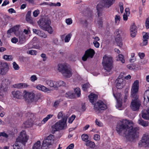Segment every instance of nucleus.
I'll return each instance as SVG.
<instances>
[{
    "mask_svg": "<svg viewBox=\"0 0 149 149\" xmlns=\"http://www.w3.org/2000/svg\"><path fill=\"white\" fill-rule=\"evenodd\" d=\"M134 124L131 120H123L117 125L116 130L120 135L124 134L127 139L133 141L138 136L139 127L133 128Z\"/></svg>",
    "mask_w": 149,
    "mask_h": 149,
    "instance_id": "f257e3e1",
    "label": "nucleus"
},
{
    "mask_svg": "<svg viewBox=\"0 0 149 149\" xmlns=\"http://www.w3.org/2000/svg\"><path fill=\"white\" fill-rule=\"evenodd\" d=\"M38 23L41 29L47 31L50 34L52 33L53 31L50 26V21L47 18H42L40 19Z\"/></svg>",
    "mask_w": 149,
    "mask_h": 149,
    "instance_id": "f03ea898",
    "label": "nucleus"
},
{
    "mask_svg": "<svg viewBox=\"0 0 149 149\" xmlns=\"http://www.w3.org/2000/svg\"><path fill=\"white\" fill-rule=\"evenodd\" d=\"M67 118H63L52 126V132L54 133L55 132L64 130L67 127Z\"/></svg>",
    "mask_w": 149,
    "mask_h": 149,
    "instance_id": "7ed1b4c3",
    "label": "nucleus"
},
{
    "mask_svg": "<svg viewBox=\"0 0 149 149\" xmlns=\"http://www.w3.org/2000/svg\"><path fill=\"white\" fill-rule=\"evenodd\" d=\"M58 66V70L62 74L63 76L66 78H70L71 76V70L66 64H59Z\"/></svg>",
    "mask_w": 149,
    "mask_h": 149,
    "instance_id": "20e7f679",
    "label": "nucleus"
},
{
    "mask_svg": "<svg viewBox=\"0 0 149 149\" xmlns=\"http://www.w3.org/2000/svg\"><path fill=\"white\" fill-rule=\"evenodd\" d=\"M113 62L112 58L111 56L107 55L103 56L102 64L106 72H108L111 71Z\"/></svg>",
    "mask_w": 149,
    "mask_h": 149,
    "instance_id": "39448f33",
    "label": "nucleus"
},
{
    "mask_svg": "<svg viewBox=\"0 0 149 149\" xmlns=\"http://www.w3.org/2000/svg\"><path fill=\"white\" fill-rule=\"evenodd\" d=\"M139 82L138 80L135 81L133 83L131 89V96L132 98H136L139 91Z\"/></svg>",
    "mask_w": 149,
    "mask_h": 149,
    "instance_id": "423d86ee",
    "label": "nucleus"
},
{
    "mask_svg": "<svg viewBox=\"0 0 149 149\" xmlns=\"http://www.w3.org/2000/svg\"><path fill=\"white\" fill-rule=\"evenodd\" d=\"M107 108L106 105L102 101H97L94 105V109L96 113H100V110H104Z\"/></svg>",
    "mask_w": 149,
    "mask_h": 149,
    "instance_id": "0eeeda50",
    "label": "nucleus"
},
{
    "mask_svg": "<svg viewBox=\"0 0 149 149\" xmlns=\"http://www.w3.org/2000/svg\"><path fill=\"white\" fill-rule=\"evenodd\" d=\"M29 136L27 135L26 132L23 130L20 132V135L16 139L17 142L24 144L27 141Z\"/></svg>",
    "mask_w": 149,
    "mask_h": 149,
    "instance_id": "6e6552de",
    "label": "nucleus"
},
{
    "mask_svg": "<svg viewBox=\"0 0 149 149\" xmlns=\"http://www.w3.org/2000/svg\"><path fill=\"white\" fill-rule=\"evenodd\" d=\"M138 96L136 98H134L132 100L131 102L130 108L134 111H136L139 109V107L141 105V102L139 100H138Z\"/></svg>",
    "mask_w": 149,
    "mask_h": 149,
    "instance_id": "1a4fd4ad",
    "label": "nucleus"
},
{
    "mask_svg": "<svg viewBox=\"0 0 149 149\" xmlns=\"http://www.w3.org/2000/svg\"><path fill=\"white\" fill-rule=\"evenodd\" d=\"M53 138V135H50L44 139L43 141L41 149H47L48 146L51 144L52 140Z\"/></svg>",
    "mask_w": 149,
    "mask_h": 149,
    "instance_id": "9d476101",
    "label": "nucleus"
},
{
    "mask_svg": "<svg viewBox=\"0 0 149 149\" xmlns=\"http://www.w3.org/2000/svg\"><path fill=\"white\" fill-rule=\"evenodd\" d=\"M9 70V65L6 62H2L0 64V74L5 75Z\"/></svg>",
    "mask_w": 149,
    "mask_h": 149,
    "instance_id": "9b49d317",
    "label": "nucleus"
},
{
    "mask_svg": "<svg viewBox=\"0 0 149 149\" xmlns=\"http://www.w3.org/2000/svg\"><path fill=\"white\" fill-rule=\"evenodd\" d=\"M95 54L94 51L91 49L87 50L82 57V59L84 61H86L88 58H92Z\"/></svg>",
    "mask_w": 149,
    "mask_h": 149,
    "instance_id": "f8f14e48",
    "label": "nucleus"
},
{
    "mask_svg": "<svg viewBox=\"0 0 149 149\" xmlns=\"http://www.w3.org/2000/svg\"><path fill=\"white\" fill-rule=\"evenodd\" d=\"M10 80L8 78H5L3 79L1 82L0 83V96H2L4 92L3 85H8L10 84Z\"/></svg>",
    "mask_w": 149,
    "mask_h": 149,
    "instance_id": "ddd939ff",
    "label": "nucleus"
},
{
    "mask_svg": "<svg viewBox=\"0 0 149 149\" xmlns=\"http://www.w3.org/2000/svg\"><path fill=\"white\" fill-rule=\"evenodd\" d=\"M23 97L29 102H32L33 100L34 94L32 92H29L25 90L23 92Z\"/></svg>",
    "mask_w": 149,
    "mask_h": 149,
    "instance_id": "4468645a",
    "label": "nucleus"
},
{
    "mask_svg": "<svg viewBox=\"0 0 149 149\" xmlns=\"http://www.w3.org/2000/svg\"><path fill=\"white\" fill-rule=\"evenodd\" d=\"M116 82V87L118 89H122L125 86V81L122 78L117 79Z\"/></svg>",
    "mask_w": 149,
    "mask_h": 149,
    "instance_id": "2eb2a0df",
    "label": "nucleus"
},
{
    "mask_svg": "<svg viewBox=\"0 0 149 149\" xmlns=\"http://www.w3.org/2000/svg\"><path fill=\"white\" fill-rule=\"evenodd\" d=\"M142 141L145 147L149 146V134H144L142 138Z\"/></svg>",
    "mask_w": 149,
    "mask_h": 149,
    "instance_id": "dca6fc26",
    "label": "nucleus"
},
{
    "mask_svg": "<svg viewBox=\"0 0 149 149\" xmlns=\"http://www.w3.org/2000/svg\"><path fill=\"white\" fill-rule=\"evenodd\" d=\"M130 31L131 36L132 38L135 37L137 33V27L134 24H133L131 26Z\"/></svg>",
    "mask_w": 149,
    "mask_h": 149,
    "instance_id": "f3484780",
    "label": "nucleus"
},
{
    "mask_svg": "<svg viewBox=\"0 0 149 149\" xmlns=\"http://www.w3.org/2000/svg\"><path fill=\"white\" fill-rule=\"evenodd\" d=\"M12 95L14 97L18 99H21L22 95V93L20 91H16L12 92Z\"/></svg>",
    "mask_w": 149,
    "mask_h": 149,
    "instance_id": "a211bd4d",
    "label": "nucleus"
},
{
    "mask_svg": "<svg viewBox=\"0 0 149 149\" xmlns=\"http://www.w3.org/2000/svg\"><path fill=\"white\" fill-rule=\"evenodd\" d=\"M36 88L39 90H41L45 92H48L51 91V89H50L47 88L45 86L41 84H39L38 85L36 86Z\"/></svg>",
    "mask_w": 149,
    "mask_h": 149,
    "instance_id": "6ab92c4d",
    "label": "nucleus"
},
{
    "mask_svg": "<svg viewBox=\"0 0 149 149\" xmlns=\"http://www.w3.org/2000/svg\"><path fill=\"white\" fill-rule=\"evenodd\" d=\"M142 117L144 119L149 120V111L147 109L144 110L142 112Z\"/></svg>",
    "mask_w": 149,
    "mask_h": 149,
    "instance_id": "aec40b11",
    "label": "nucleus"
},
{
    "mask_svg": "<svg viewBox=\"0 0 149 149\" xmlns=\"http://www.w3.org/2000/svg\"><path fill=\"white\" fill-rule=\"evenodd\" d=\"M88 97L90 102L92 103H93L96 100L97 96L95 94L91 93L88 96Z\"/></svg>",
    "mask_w": 149,
    "mask_h": 149,
    "instance_id": "412c9836",
    "label": "nucleus"
},
{
    "mask_svg": "<svg viewBox=\"0 0 149 149\" xmlns=\"http://www.w3.org/2000/svg\"><path fill=\"white\" fill-rule=\"evenodd\" d=\"M104 6L109 8L115 2V0H103Z\"/></svg>",
    "mask_w": 149,
    "mask_h": 149,
    "instance_id": "4be33fe9",
    "label": "nucleus"
},
{
    "mask_svg": "<svg viewBox=\"0 0 149 149\" xmlns=\"http://www.w3.org/2000/svg\"><path fill=\"white\" fill-rule=\"evenodd\" d=\"M56 81H54L51 80H47L46 81V84L50 87L56 88Z\"/></svg>",
    "mask_w": 149,
    "mask_h": 149,
    "instance_id": "5701e85b",
    "label": "nucleus"
},
{
    "mask_svg": "<svg viewBox=\"0 0 149 149\" xmlns=\"http://www.w3.org/2000/svg\"><path fill=\"white\" fill-rule=\"evenodd\" d=\"M139 124L144 127H146L148 126L149 122L147 121H144L141 118L139 119L138 121Z\"/></svg>",
    "mask_w": 149,
    "mask_h": 149,
    "instance_id": "b1692460",
    "label": "nucleus"
},
{
    "mask_svg": "<svg viewBox=\"0 0 149 149\" xmlns=\"http://www.w3.org/2000/svg\"><path fill=\"white\" fill-rule=\"evenodd\" d=\"M26 41L25 36L24 34L20 35L19 36V43L20 44L24 43Z\"/></svg>",
    "mask_w": 149,
    "mask_h": 149,
    "instance_id": "393cba45",
    "label": "nucleus"
},
{
    "mask_svg": "<svg viewBox=\"0 0 149 149\" xmlns=\"http://www.w3.org/2000/svg\"><path fill=\"white\" fill-rule=\"evenodd\" d=\"M53 116V114H48L46 117L44 118L41 121V123L42 124H44L50 119Z\"/></svg>",
    "mask_w": 149,
    "mask_h": 149,
    "instance_id": "a878e982",
    "label": "nucleus"
},
{
    "mask_svg": "<svg viewBox=\"0 0 149 149\" xmlns=\"http://www.w3.org/2000/svg\"><path fill=\"white\" fill-rule=\"evenodd\" d=\"M123 32L121 30L119 29H117L115 32V38H120V36L122 34Z\"/></svg>",
    "mask_w": 149,
    "mask_h": 149,
    "instance_id": "bb28decb",
    "label": "nucleus"
},
{
    "mask_svg": "<svg viewBox=\"0 0 149 149\" xmlns=\"http://www.w3.org/2000/svg\"><path fill=\"white\" fill-rule=\"evenodd\" d=\"M56 88L61 86H66V84L65 83L62 81H56Z\"/></svg>",
    "mask_w": 149,
    "mask_h": 149,
    "instance_id": "cd10ccee",
    "label": "nucleus"
},
{
    "mask_svg": "<svg viewBox=\"0 0 149 149\" xmlns=\"http://www.w3.org/2000/svg\"><path fill=\"white\" fill-rule=\"evenodd\" d=\"M144 101L145 100L146 102H149V90H146L144 93Z\"/></svg>",
    "mask_w": 149,
    "mask_h": 149,
    "instance_id": "c85d7f7f",
    "label": "nucleus"
},
{
    "mask_svg": "<svg viewBox=\"0 0 149 149\" xmlns=\"http://www.w3.org/2000/svg\"><path fill=\"white\" fill-rule=\"evenodd\" d=\"M86 145L91 148H94L95 147V143L91 141L88 140L87 141L85 144Z\"/></svg>",
    "mask_w": 149,
    "mask_h": 149,
    "instance_id": "c756f323",
    "label": "nucleus"
},
{
    "mask_svg": "<svg viewBox=\"0 0 149 149\" xmlns=\"http://www.w3.org/2000/svg\"><path fill=\"white\" fill-rule=\"evenodd\" d=\"M102 6H101L100 4H98L97 6V15L98 16H100L101 12L102 11Z\"/></svg>",
    "mask_w": 149,
    "mask_h": 149,
    "instance_id": "7c9ffc66",
    "label": "nucleus"
},
{
    "mask_svg": "<svg viewBox=\"0 0 149 149\" xmlns=\"http://www.w3.org/2000/svg\"><path fill=\"white\" fill-rule=\"evenodd\" d=\"M40 141H38L34 145L32 149H40Z\"/></svg>",
    "mask_w": 149,
    "mask_h": 149,
    "instance_id": "2f4dec72",
    "label": "nucleus"
},
{
    "mask_svg": "<svg viewBox=\"0 0 149 149\" xmlns=\"http://www.w3.org/2000/svg\"><path fill=\"white\" fill-rule=\"evenodd\" d=\"M23 125L24 127L26 128H28L31 127L32 125V122L31 121L27 120L25 122Z\"/></svg>",
    "mask_w": 149,
    "mask_h": 149,
    "instance_id": "473e14b6",
    "label": "nucleus"
},
{
    "mask_svg": "<svg viewBox=\"0 0 149 149\" xmlns=\"http://www.w3.org/2000/svg\"><path fill=\"white\" fill-rule=\"evenodd\" d=\"M19 142H17V140L15 143L13 145V147L14 149H21V144L19 143Z\"/></svg>",
    "mask_w": 149,
    "mask_h": 149,
    "instance_id": "72a5a7b5",
    "label": "nucleus"
},
{
    "mask_svg": "<svg viewBox=\"0 0 149 149\" xmlns=\"http://www.w3.org/2000/svg\"><path fill=\"white\" fill-rule=\"evenodd\" d=\"M115 22L116 25H118L120 20V17L119 15H116L115 17Z\"/></svg>",
    "mask_w": 149,
    "mask_h": 149,
    "instance_id": "f704fd0d",
    "label": "nucleus"
},
{
    "mask_svg": "<svg viewBox=\"0 0 149 149\" xmlns=\"http://www.w3.org/2000/svg\"><path fill=\"white\" fill-rule=\"evenodd\" d=\"M115 40L118 46L120 47H121L122 46V42L121 38H115Z\"/></svg>",
    "mask_w": 149,
    "mask_h": 149,
    "instance_id": "c9c22d12",
    "label": "nucleus"
},
{
    "mask_svg": "<svg viewBox=\"0 0 149 149\" xmlns=\"http://www.w3.org/2000/svg\"><path fill=\"white\" fill-rule=\"evenodd\" d=\"M31 11H29L27 12V14L26 15V19L27 21H30L31 20Z\"/></svg>",
    "mask_w": 149,
    "mask_h": 149,
    "instance_id": "e433bc0d",
    "label": "nucleus"
},
{
    "mask_svg": "<svg viewBox=\"0 0 149 149\" xmlns=\"http://www.w3.org/2000/svg\"><path fill=\"white\" fill-rule=\"evenodd\" d=\"M65 96L67 97H68L70 98H72L74 97V94L72 91H69L67 92L65 94Z\"/></svg>",
    "mask_w": 149,
    "mask_h": 149,
    "instance_id": "4c0bfd02",
    "label": "nucleus"
},
{
    "mask_svg": "<svg viewBox=\"0 0 149 149\" xmlns=\"http://www.w3.org/2000/svg\"><path fill=\"white\" fill-rule=\"evenodd\" d=\"M3 58L5 60L8 61H11L13 59V57L11 55H5L3 56Z\"/></svg>",
    "mask_w": 149,
    "mask_h": 149,
    "instance_id": "58836bf2",
    "label": "nucleus"
},
{
    "mask_svg": "<svg viewBox=\"0 0 149 149\" xmlns=\"http://www.w3.org/2000/svg\"><path fill=\"white\" fill-rule=\"evenodd\" d=\"M81 138L83 141L86 142L88 141V136L86 134H84L81 135Z\"/></svg>",
    "mask_w": 149,
    "mask_h": 149,
    "instance_id": "ea45409f",
    "label": "nucleus"
},
{
    "mask_svg": "<svg viewBox=\"0 0 149 149\" xmlns=\"http://www.w3.org/2000/svg\"><path fill=\"white\" fill-rule=\"evenodd\" d=\"M118 60L120 61L122 63H124L125 62V60L124 58V57L123 55L122 54H119L118 55Z\"/></svg>",
    "mask_w": 149,
    "mask_h": 149,
    "instance_id": "a19ab883",
    "label": "nucleus"
},
{
    "mask_svg": "<svg viewBox=\"0 0 149 149\" xmlns=\"http://www.w3.org/2000/svg\"><path fill=\"white\" fill-rule=\"evenodd\" d=\"M75 93L78 97L80 96L81 95L80 90L79 88H77L74 89Z\"/></svg>",
    "mask_w": 149,
    "mask_h": 149,
    "instance_id": "79ce46f5",
    "label": "nucleus"
},
{
    "mask_svg": "<svg viewBox=\"0 0 149 149\" xmlns=\"http://www.w3.org/2000/svg\"><path fill=\"white\" fill-rule=\"evenodd\" d=\"M143 39L144 40H148L149 38V33H143Z\"/></svg>",
    "mask_w": 149,
    "mask_h": 149,
    "instance_id": "37998d69",
    "label": "nucleus"
},
{
    "mask_svg": "<svg viewBox=\"0 0 149 149\" xmlns=\"http://www.w3.org/2000/svg\"><path fill=\"white\" fill-rule=\"evenodd\" d=\"M72 35L71 34H69L66 35L65 37L64 40L65 42H69L70 39Z\"/></svg>",
    "mask_w": 149,
    "mask_h": 149,
    "instance_id": "c03bdc74",
    "label": "nucleus"
},
{
    "mask_svg": "<svg viewBox=\"0 0 149 149\" xmlns=\"http://www.w3.org/2000/svg\"><path fill=\"white\" fill-rule=\"evenodd\" d=\"M27 53L29 54H31V55H36L37 52L35 50H30L27 51Z\"/></svg>",
    "mask_w": 149,
    "mask_h": 149,
    "instance_id": "a18cd8bd",
    "label": "nucleus"
},
{
    "mask_svg": "<svg viewBox=\"0 0 149 149\" xmlns=\"http://www.w3.org/2000/svg\"><path fill=\"white\" fill-rule=\"evenodd\" d=\"M57 117L59 119L61 118L63 119V118H67V117L65 116V115L64 116L62 112H60L58 113L57 116Z\"/></svg>",
    "mask_w": 149,
    "mask_h": 149,
    "instance_id": "49530a36",
    "label": "nucleus"
},
{
    "mask_svg": "<svg viewBox=\"0 0 149 149\" xmlns=\"http://www.w3.org/2000/svg\"><path fill=\"white\" fill-rule=\"evenodd\" d=\"M148 40L143 39V42L140 43V45L141 47L146 46L148 45Z\"/></svg>",
    "mask_w": 149,
    "mask_h": 149,
    "instance_id": "de8ad7c7",
    "label": "nucleus"
},
{
    "mask_svg": "<svg viewBox=\"0 0 149 149\" xmlns=\"http://www.w3.org/2000/svg\"><path fill=\"white\" fill-rule=\"evenodd\" d=\"M30 79L31 81L34 82L37 79V78L36 75H33L31 77Z\"/></svg>",
    "mask_w": 149,
    "mask_h": 149,
    "instance_id": "09e8293b",
    "label": "nucleus"
},
{
    "mask_svg": "<svg viewBox=\"0 0 149 149\" xmlns=\"http://www.w3.org/2000/svg\"><path fill=\"white\" fill-rule=\"evenodd\" d=\"M65 22L67 25H70L72 23V20L71 18H68L66 19Z\"/></svg>",
    "mask_w": 149,
    "mask_h": 149,
    "instance_id": "8fccbe9b",
    "label": "nucleus"
},
{
    "mask_svg": "<svg viewBox=\"0 0 149 149\" xmlns=\"http://www.w3.org/2000/svg\"><path fill=\"white\" fill-rule=\"evenodd\" d=\"M40 13L39 10L38 9L35 10L33 12V15L35 17H37Z\"/></svg>",
    "mask_w": 149,
    "mask_h": 149,
    "instance_id": "3c124183",
    "label": "nucleus"
},
{
    "mask_svg": "<svg viewBox=\"0 0 149 149\" xmlns=\"http://www.w3.org/2000/svg\"><path fill=\"white\" fill-rule=\"evenodd\" d=\"M13 67L15 70H18L19 69V65L15 62H13Z\"/></svg>",
    "mask_w": 149,
    "mask_h": 149,
    "instance_id": "603ef678",
    "label": "nucleus"
},
{
    "mask_svg": "<svg viewBox=\"0 0 149 149\" xmlns=\"http://www.w3.org/2000/svg\"><path fill=\"white\" fill-rule=\"evenodd\" d=\"M75 118L74 115H72L71 117L68 120V122L70 123H71L74 120Z\"/></svg>",
    "mask_w": 149,
    "mask_h": 149,
    "instance_id": "864d4df0",
    "label": "nucleus"
},
{
    "mask_svg": "<svg viewBox=\"0 0 149 149\" xmlns=\"http://www.w3.org/2000/svg\"><path fill=\"white\" fill-rule=\"evenodd\" d=\"M89 84H84L82 86V89L84 91H86L87 88L89 87Z\"/></svg>",
    "mask_w": 149,
    "mask_h": 149,
    "instance_id": "5fc2aeb1",
    "label": "nucleus"
},
{
    "mask_svg": "<svg viewBox=\"0 0 149 149\" xmlns=\"http://www.w3.org/2000/svg\"><path fill=\"white\" fill-rule=\"evenodd\" d=\"M40 56L43 59V61H45L47 60V57L45 54L42 53L41 54Z\"/></svg>",
    "mask_w": 149,
    "mask_h": 149,
    "instance_id": "6e6d98bb",
    "label": "nucleus"
},
{
    "mask_svg": "<svg viewBox=\"0 0 149 149\" xmlns=\"http://www.w3.org/2000/svg\"><path fill=\"white\" fill-rule=\"evenodd\" d=\"M145 26L146 29H148L149 28V17L147 18L146 19Z\"/></svg>",
    "mask_w": 149,
    "mask_h": 149,
    "instance_id": "4d7b16f0",
    "label": "nucleus"
},
{
    "mask_svg": "<svg viewBox=\"0 0 149 149\" xmlns=\"http://www.w3.org/2000/svg\"><path fill=\"white\" fill-rule=\"evenodd\" d=\"M133 66L134 68V70H138L141 69L140 66L136 64H133Z\"/></svg>",
    "mask_w": 149,
    "mask_h": 149,
    "instance_id": "13d9d810",
    "label": "nucleus"
},
{
    "mask_svg": "<svg viewBox=\"0 0 149 149\" xmlns=\"http://www.w3.org/2000/svg\"><path fill=\"white\" fill-rule=\"evenodd\" d=\"M95 123L96 125L99 126L101 127L103 126V124L100 121L96 119L95 120Z\"/></svg>",
    "mask_w": 149,
    "mask_h": 149,
    "instance_id": "bf43d9fd",
    "label": "nucleus"
},
{
    "mask_svg": "<svg viewBox=\"0 0 149 149\" xmlns=\"http://www.w3.org/2000/svg\"><path fill=\"white\" fill-rule=\"evenodd\" d=\"M119 6L120 8V12L121 13H122L124 9L123 7V4L122 3H119Z\"/></svg>",
    "mask_w": 149,
    "mask_h": 149,
    "instance_id": "052dcab7",
    "label": "nucleus"
},
{
    "mask_svg": "<svg viewBox=\"0 0 149 149\" xmlns=\"http://www.w3.org/2000/svg\"><path fill=\"white\" fill-rule=\"evenodd\" d=\"M100 138V136L97 134H96L94 135V139L96 141H99Z\"/></svg>",
    "mask_w": 149,
    "mask_h": 149,
    "instance_id": "680f3d73",
    "label": "nucleus"
},
{
    "mask_svg": "<svg viewBox=\"0 0 149 149\" xmlns=\"http://www.w3.org/2000/svg\"><path fill=\"white\" fill-rule=\"evenodd\" d=\"M29 85L26 83H22V88H24L28 87Z\"/></svg>",
    "mask_w": 149,
    "mask_h": 149,
    "instance_id": "e2e57ef3",
    "label": "nucleus"
},
{
    "mask_svg": "<svg viewBox=\"0 0 149 149\" xmlns=\"http://www.w3.org/2000/svg\"><path fill=\"white\" fill-rule=\"evenodd\" d=\"M33 31L34 33L37 34V35H39L40 33V32L41 31L39 30H37V29H33Z\"/></svg>",
    "mask_w": 149,
    "mask_h": 149,
    "instance_id": "0e129e2a",
    "label": "nucleus"
},
{
    "mask_svg": "<svg viewBox=\"0 0 149 149\" xmlns=\"http://www.w3.org/2000/svg\"><path fill=\"white\" fill-rule=\"evenodd\" d=\"M18 39L16 38L15 37H14L11 39V42L14 43H16L18 42Z\"/></svg>",
    "mask_w": 149,
    "mask_h": 149,
    "instance_id": "69168bd1",
    "label": "nucleus"
},
{
    "mask_svg": "<svg viewBox=\"0 0 149 149\" xmlns=\"http://www.w3.org/2000/svg\"><path fill=\"white\" fill-rule=\"evenodd\" d=\"M0 136H3L6 138L8 137V135L4 132H0Z\"/></svg>",
    "mask_w": 149,
    "mask_h": 149,
    "instance_id": "338daca9",
    "label": "nucleus"
},
{
    "mask_svg": "<svg viewBox=\"0 0 149 149\" xmlns=\"http://www.w3.org/2000/svg\"><path fill=\"white\" fill-rule=\"evenodd\" d=\"M93 44L94 46L96 48H98L100 46L99 43L97 41H94Z\"/></svg>",
    "mask_w": 149,
    "mask_h": 149,
    "instance_id": "774afa93",
    "label": "nucleus"
}]
</instances>
